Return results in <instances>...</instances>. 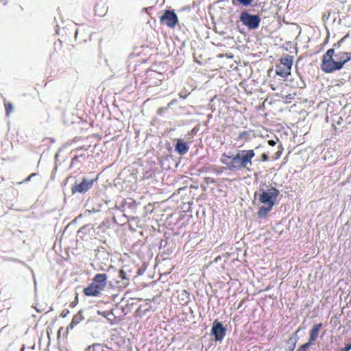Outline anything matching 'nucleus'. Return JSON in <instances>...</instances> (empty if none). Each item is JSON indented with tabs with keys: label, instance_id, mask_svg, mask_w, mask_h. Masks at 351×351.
Wrapping results in <instances>:
<instances>
[{
	"label": "nucleus",
	"instance_id": "obj_1",
	"mask_svg": "<svg viewBox=\"0 0 351 351\" xmlns=\"http://www.w3.org/2000/svg\"><path fill=\"white\" fill-rule=\"evenodd\" d=\"M254 156L255 153L252 149L240 150L234 156H230L223 153L220 158V162L221 164L226 165L227 169L230 171L242 169L250 171V167L252 165V160Z\"/></svg>",
	"mask_w": 351,
	"mask_h": 351
},
{
	"label": "nucleus",
	"instance_id": "obj_2",
	"mask_svg": "<svg viewBox=\"0 0 351 351\" xmlns=\"http://www.w3.org/2000/svg\"><path fill=\"white\" fill-rule=\"evenodd\" d=\"M259 201L264 204L258 211V216L260 218H264L268 213L272 209L279 195V191L275 187L271 186L265 190L260 189Z\"/></svg>",
	"mask_w": 351,
	"mask_h": 351
},
{
	"label": "nucleus",
	"instance_id": "obj_3",
	"mask_svg": "<svg viewBox=\"0 0 351 351\" xmlns=\"http://www.w3.org/2000/svg\"><path fill=\"white\" fill-rule=\"evenodd\" d=\"M108 276L106 274H96L92 282L84 289V293L87 296L96 297L104 291L107 285Z\"/></svg>",
	"mask_w": 351,
	"mask_h": 351
},
{
	"label": "nucleus",
	"instance_id": "obj_4",
	"mask_svg": "<svg viewBox=\"0 0 351 351\" xmlns=\"http://www.w3.org/2000/svg\"><path fill=\"white\" fill-rule=\"evenodd\" d=\"M335 49H329L322 56L321 69L326 73H331L341 69V64L337 63L335 57Z\"/></svg>",
	"mask_w": 351,
	"mask_h": 351
},
{
	"label": "nucleus",
	"instance_id": "obj_5",
	"mask_svg": "<svg viewBox=\"0 0 351 351\" xmlns=\"http://www.w3.org/2000/svg\"><path fill=\"white\" fill-rule=\"evenodd\" d=\"M239 20L242 24L250 29H256L261 23V18L257 14H251L247 11H243L239 16Z\"/></svg>",
	"mask_w": 351,
	"mask_h": 351
},
{
	"label": "nucleus",
	"instance_id": "obj_6",
	"mask_svg": "<svg viewBox=\"0 0 351 351\" xmlns=\"http://www.w3.org/2000/svg\"><path fill=\"white\" fill-rule=\"evenodd\" d=\"M348 36L343 37L339 42L333 45L335 50V57L337 63L341 64V69L346 63L351 60V52H346L340 49L341 43L347 38Z\"/></svg>",
	"mask_w": 351,
	"mask_h": 351
},
{
	"label": "nucleus",
	"instance_id": "obj_7",
	"mask_svg": "<svg viewBox=\"0 0 351 351\" xmlns=\"http://www.w3.org/2000/svg\"><path fill=\"white\" fill-rule=\"evenodd\" d=\"M97 179H87L86 178H78L72 186V193H85L93 186Z\"/></svg>",
	"mask_w": 351,
	"mask_h": 351
},
{
	"label": "nucleus",
	"instance_id": "obj_8",
	"mask_svg": "<svg viewBox=\"0 0 351 351\" xmlns=\"http://www.w3.org/2000/svg\"><path fill=\"white\" fill-rule=\"evenodd\" d=\"M160 22L169 27H174L178 23L176 14L171 10H166L160 17Z\"/></svg>",
	"mask_w": 351,
	"mask_h": 351
},
{
	"label": "nucleus",
	"instance_id": "obj_9",
	"mask_svg": "<svg viewBox=\"0 0 351 351\" xmlns=\"http://www.w3.org/2000/svg\"><path fill=\"white\" fill-rule=\"evenodd\" d=\"M211 335L215 337L216 341H221L226 335V328L221 322L215 320L213 324Z\"/></svg>",
	"mask_w": 351,
	"mask_h": 351
},
{
	"label": "nucleus",
	"instance_id": "obj_10",
	"mask_svg": "<svg viewBox=\"0 0 351 351\" xmlns=\"http://www.w3.org/2000/svg\"><path fill=\"white\" fill-rule=\"evenodd\" d=\"M322 327V324L319 323L313 326L310 331V337L307 343L311 346L313 343L317 339L319 330Z\"/></svg>",
	"mask_w": 351,
	"mask_h": 351
},
{
	"label": "nucleus",
	"instance_id": "obj_11",
	"mask_svg": "<svg viewBox=\"0 0 351 351\" xmlns=\"http://www.w3.org/2000/svg\"><path fill=\"white\" fill-rule=\"evenodd\" d=\"M189 149V146L186 143L183 142L182 140L178 139L175 147V150L180 155H184Z\"/></svg>",
	"mask_w": 351,
	"mask_h": 351
},
{
	"label": "nucleus",
	"instance_id": "obj_12",
	"mask_svg": "<svg viewBox=\"0 0 351 351\" xmlns=\"http://www.w3.org/2000/svg\"><path fill=\"white\" fill-rule=\"evenodd\" d=\"M293 56H290V55H287L284 57H282L280 59L279 64L282 65L283 67L285 66L291 71L292 65H293Z\"/></svg>",
	"mask_w": 351,
	"mask_h": 351
},
{
	"label": "nucleus",
	"instance_id": "obj_13",
	"mask_svg": "<svg viewBox=\"0 0 351 351\" xmlns=\"http://www.w3.org/2000/svg\"><path fill=\"white\" fill-rule=\"evenodd\" d=\"M84 319L82 311H79L72 319L71 323L67 327V330L73 329L75 326L80 323Z\"/></svg>",
	"mask_w": 351,
	"mask_h": 351
},
{
	"label": "nucleus",
	"instance_id": "obj_14",
	"mask_svg": "<svg viewBox=\"0 0 351 351\" xmlns=\"http://www.w3.org/2000/svg\"><path fill=\"white\" fill-rule=\"evenodd\" d=\"M276 73L285 78L291 74V71L285 66L283 67L282 65L278 64L276 66Z\"/></svg>",
	"mask_w": 351,
	"mask_h": 351
},
{
	"label": "nucleus",
	"instance_id": "obj_15",
	"mask_svg": "<svg viewBox=\"0 0 351 351\" xmlns=\"http://www.w3.org/2000/svg\"><path fill=\"white\" fill-rule=\"evenodd\" d=\"M5 108L6 116H9L13 110V106L11 103H5Z\"/></svg>",
	"mask_w": 351,
	"mask_h": 351
},
{
	"label": "nucleus",
	"instance_id": "obj_16",
	"mask_svg": "<svg viewBox=\"0 0 351 351\" xmlns=\"http://www.w3.org/2000/svg\"><path fill=\"white\" fill-rule=\"evenodd\" d=\"M239 3L244 6L251 5L254 0H237Z\"/></svg>",
	"mask_w": 351,
	"mask_h": 351
},
{
	"label": "nucleus",
	"instance_id": "obj_17",
	"mask_svg": "<svg viewBox=\"0 0 351 351\" xmlns=\"http://www.w3.org/2000/svg\"><path fill=\"white\" fill-rule=\"evenodd\" d=\"M36 176V173H31V174H30V175H29L27 178H25L23 181H22V182H19L18 184H22V183H23V182H27L30 181V180H31V179H32L33 177Z\"/></svg>",
	"mask_w": 351,
	"mask_h": 351
},
{
	"label": "nucleus",
	"instance_id": "obj_18",
	"mask_svg": "<svg viewBox=\"0 0 351 351\" xmlns=\"http://www.w3.org/2000/svg\"><path fill=\"white\" fill-rule=\"evenodd\" d=\"M311 346L310 343H306L301 346L297 351H306V350Z\"/></svg>",
	"mask_w": 351,
	"mask_h": 351
},
{
	"label": "nucleus",
	"instance_id": "obj_19",
	"mask_svg": "<svg viewBox=\"0 0 351 351\" xmlns=\"http://www.w3.org/2000/svg\"><path fill=\"white\" fill-rule=\"evenodd\" d=\"M119 278L120 279H121V280H126L127 279L126 273L123 269H121L119 271Z\"/></svg>",
	"mask_w": 351,
	"mask_h": 351
},
{
	"label": "nucleus",
	"instance_id": "obj_20",
	"mask_svg": "<svg viewBox=\"0 0 351 351\" xmlns=\"http://www.w3.org/2000/svg\"><path fill=\"white\" fill-rule=\"evenodd\" d=\"M248 135V132L247 131H243L239 134L238 139H243Z\"/></svg>",
	"mask_w": 351,
	"mask_h": 351
},
{
	"label": "nucleus",
	"instance_id": "obj_21",
	"mask_svg": "<svg viewBox=\"0 0 351 351\" xmlns=\"http://www.w3.org/2000/svg\"><path fill=\"white\" fill-rule=\"evenodd\" d=\"M351 350V343L346 344L344 347L341 348L340 351H349Z\"/></svg>",
	"mask_w": 351,
	"mask_h": 351
},
{
	"label": "nucleus",
	"instance_id": "obj_22",
	"mask_svg": "<svg viewBox=\"0 0 351 351\" xmlns=\"http://www.w3.org/2000/svg\"><path fill=\"white\" fill-rule=\"evenodd\" d=\"M298 86L302 88L305 86V84L302 80H300V84H298Z\"/></svg>",
	"mask_w": 351,
	"mask_h": 351
},
{
	"label": "nucleus",
	"instance_id": "obj_23",
	"mask_svg": "<svg viewBox=\"0 0 351 351\" xmlns=\"http://www.w3.org/2000/svg\"><path fill=\"white\" fill-rule=\"evenodd\" d=\"M64 311H63L62 314H61L62 317H66V315L69 313V311L68 310H66V312H64Z\"/></svg>",
	"mask_w": 351,
	"mask_h": 351
},
{
	"label": "nucleus",
	"instance_id": "obj_24",
	"mask_svg": "<svg viewBox=\"0 0 351 351\" xmlns=\"http://www.w3.org/2000/svg\"><path fill=\"white\" fill-rule=\"evenodd\" d=\"M263 160H267L268 159V157L265 154H263Z\"/></svg>",
	"mask_w": 351,
	"mask_h": 351
},
{
	"label": "nucleus",
	"instance_id": "obj_25",
	"mask_svg": "<svg viewBox=\"0 0 351 351\" xmlns=\"http://www.w3.org/2000/svg\"><path fill=\"white\" fill-rule=\"evenodd\" d=\"M269 144L270 145L274 146L276 143H275L274 141L271 140V141H269Z\"/></svg>",
	"mask_w": 351,
	"mask_h": 351
},
{
	"label": "nucleus",
	"instance_id": "obj_26",
	"mask_svg": "<svg viewBox=\"0 0 351 351\" xmlns=\"http://www.w3.org/2000/svg\"><path fill=\"white\" fill-rule=\"evenodd\" d=\"M180 97L181 98L185 99L186 97V95H184V94L180 93Z\"/></svg>",
	"mask_w": 351,
	"mask_h": 351
},
{
	"label": "nucleus",
	"instance_id": "obj_27",
	"mask_svg": "<svg viewBox=\"0 0 351 351\" xmlns=\"http://www.w3.org/2000/svg\"><path fill=\"white\" fill-rule=\"evenodd\" d=\"M287 97H288L289 99H292V98H293V97L291 96V95H289L287 96Z\"/></svg>",
	"mask_w": 351,
	"mask_h": 351
},
{
	"label": "nucleus",
	"instance_id": "obj_28",
	"mask_svg": "<svg viewBox=\"0 0 351 351\" xmlns=\"http://www.w3.org/2000/svg\"><path fill=\"white\" fill-rule=\"evenodd\" d=\"M173 101H171L168 104V106H170V105H173Z\"/></svg>",
	"mask_w": 351,
	"mask_h": 351
},
{
	"label": "nucleus",
	"instance_id": "obj_29",
	"mask_svg": "<svg viewBox=\"0 0 351 351\" xmlns=\"http://www.w3.org/2000/svg\"><path fill=\"white\" fill-rule=\"evenodd\" d=\"M77 34H78V31L77 30V31L75 32V37L77 36Z\"/></svg>",
	"mask_w": 351,
	"mask_h": 351
},
{
	"label": "nucleus",
	"instance_id": "obj_30",
	"mask_svg": "<svg viewBox=\"0 0 351 351\" xmlns=\"http://www.w3.org/2000/svg\"><path fill=\"white\" fill-rule=\"evenodd\" d=\"M106 351H110V348L108 347V349H105Z\"/></svg>",
	"mask_w": 351,
	"mask_h": 351
}]
</instances>
